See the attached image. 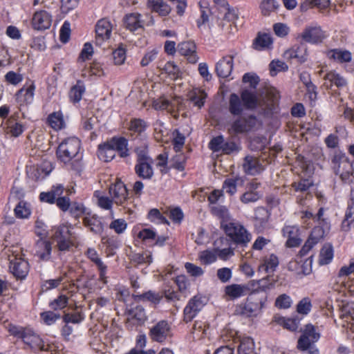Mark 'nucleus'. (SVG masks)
Here are the masks:
<instances>
[{
	"mask_svg": "<svg viewBox=\"0 0 354 354\" xmlns=\"http://www.w3.org/2000/svg\"><path fill=\"white\" fill-rule=\"evenodd\" d=\"M258 98L254 91L243 89L240 96L233 93L229 97L228 111L232 115H241L243 111L253 110L257 108Z\"/></svg>",
	"mask_w": 354,
	"mask_h": 354,
	"instance_id": "obj_1",
	"label": "nucleus"
},
{
	"mask_svg": "<svg viewBox=\"0 0 354 354\" xmlns=\"http://www.w3.org/2000/svg\"><path fill=\"white\" fill-rule=\"evenodd\" d=\"M3 254L9 261V269L12 274L19 279H24L29 272L28 262L23 257L22 249L19 245L6 248Z\"/></svg>",
	"mask_w": 354,
	"mask_h": 354,
	"instance_id": "obj_2",
	"label": "nucleus"
},
{
	"mask_svg": "<svg viewBox=\"0 0 354 354\" xmlns=\"http://www.w3.org/2000/svg\"><path fill=\"white\" fill-rule=\"evenodd\" d=\"M4 327L10 335L15 337L22 339L24 342L29 345L32 349L38 351H46L45 344L41 337L35 334L30 328L17 326L11 324H5Z\"/></svg>",
	"mask_w": 354,
	"mask_h": 354,
	"instance_id": "obj_3",
	"label": "nucleus"
},
{
	"mask_svg": "<svg viewBox=\"0 0 354 354\" xmlns=\"http://www.w3.org/2000/svg\"><path fill=\"white\" fill-rule=\"evenodd\" d=\"M221 226L227 236L236 245L246 246L252 240L250 232L239 222L223 221Z\"/></svg>",
	"mask_w": 354,
	"mask_h": 354,
	"instance_id": "obj_4",
	"label": "nucleus"
},
{
	"mask_svg": "<svg viewBox=\"0 0 354 354\" xmlns=\"http://www.w3.org/2000/svg\"><path fill=\"white\" fill-rule=\"evenodd\" d=\"M266 301L265 295H259L255 292L250 295L244 304H240L236 310L238 315L245 317H257L261 314Z\"/></svg>",
	"mask_w": 354,
	"mask_h": 354,
	"instance_id": "obj_5",
	"label": "nucleus"
},
{
	"mask_svg": "<svg viewBox=\"0 0 354 354\" xmlns=\"http://www.w3.org/2000/svg\"><path fill=\"white\" fill-rule=\"evenodd\" d=\"M97 149L100 153L114 151L118 152V155H129V140L124 136H114L100 143Z\"/></svg>",
	"mask_w": 354,
	"mask_h": 354,
	"instance_id": "obj_6",
	"label": "nucleus"
},
{
	"mask_svg": "<svg viewBox=\"0 0 354 354\" xmlns=\"http://www.w3.org/2000/svg\"><path fill=\"white\" fill-rule=\"evenodd\" d=\"M72 225L68 223L62 224L55 227L53 230V240L56 242L59 250L66 251L73 245V234L71 232Z\"/></svg>",
	"mask_w": 354,
	"mask_h": 354,
	"instance_id": "obj_7",
	"label": "nucleus"
},
{
	"mask_svg": "<svg viewBox=\"0 0 354 354\" xmlns=\"http://www.w3.org/2000/svg\"><path fill=\"white\" fill-rule=\"evenodd\" d=\"M237 118L230 124L229 131L234 134H243L252 131L258 123L257 118L252 114L236 115Z\"/></svg>",
	"mask_w": 354,
	"mask_h": 354,
	"instance_id": "obj_8",
	"label": "nucleus"
},
{
	"mask_svg": "<svg viewBox=\"0 0 354 354\" xmlns=\"http://www.w3.org/2000/svg\"><path fill=\"white\" fill-rule=\"evenodd\" d=\"M35 90V81L28 79L25 84L15 93L14 99L19 108L28 106L33 103Z\"/></svg>",
	"mask_w": 354,
	"mask_h": 354,
	"instance_id": "obj_9",
	"label": "nucleus"
},
{
	"mask_svg": "<svg viewBox=\"0 0 354 354\" xmlns=\"http://www.w3.org/2000/svg\"><path fill=\"white\" fill-rule=\"evenodd\" d=\"M326 37L325 32L321 26H307L296 38L297 39H301L302 41L317 45L322 44Z\"/></svg>",
	"mask_w": 354,
	"mask_h": 354,
	"instance_id": "obj_10",
	"label": "nucleus"
},
{
	"mask_svg": "<svg viewBox=\"0 0 354 354\" xmlns=\"http://www.w3.org/2000/svg\"><path fill=\"white\" fill-rule=\"evenodd\" d=\"M113 26L107 18H102L97 21L95 24V43L97 46H101L106 41L110 39L112 33Z\"/></svg>",
	"mask_w": 354,
	"mask_h": 354,
	"instance_id": "obj_11",
	"label": "nucleus"
},
{
	"mask_svg": "<svg viewBox=\"0 0 354 354\" xmlns=\"http://www.w3.org/2000/svg\"><path fill=\"white\" fill-rule=\"evenodd\" d=\"M207 304V299L202 295H196L192 298L184 309V320L191 322Z\"/></svg>",
	"mask_w": 354,
	"mask_h": 354,
	"instance_id": "obj_12",
	"label": "nucleus"
},
{
	"mask_svg": "<svg viewBox=\"0 0 354 354\" xmlns=\"http://www.w3.org/2000/svg\"><path fill=\"white\" fill-rule=\"evenodd\" d=\"M147 319L145 309L138 306L129 310L126 326L130 330H136L138 327L142 326Z\"/></svg>",
	"mask_w": 354,
	"mask_h": 354,
	"instance_id": "obj_13",
	"label": "nucleus"
},
{
	"mask_svg": "<svg viewBox=\"0 0 354 354\" xmlns=\"http://www.w3.org/2000/svg\"><path fill=\"white\" fill-rule=\"evenodd\" d=\"M109 194L117 205H125L129 199V192L126 185L120 180L109 187Z\"/></svg>",
	"mask_w": 354,
	"mask_h": 354,
	"instance_id": "obj_14",
	"label": "nucleus"
},
{
	"mask_svg": "<svg viewBox=\"0 0 354 354\" xmlns=\"http://www.w3.org/2000/svg\"><path fill=\"white\" fill-rule=\"evenodd\" d=\"M267 162L265 159L261 158V156H245L243 168L245 174L254 176L260 174Z\"/></svg>",
	"mask_w": 354,
	"mask_h": 354,
	"instance_id": "obj_15",
	"label": "nucleus"
},
{
	"mask_svg": "<svg viewBox=\"0 0 354 354\" xmlns=\"http://www.w3.org/2000/svg\"><path fill=\"white\" fill-rule=\"evenodd\" d=\"M52 23L51 15L44 10L36 11L31 19L32 28L38 31H42L48 29Z\"/></svg>",
	"mask_w": 354,
	"mask_h": 354,
	"instance_id": "obj_16",
	"label": "nucleus"
},
{
	"mask_svg": "<svg viewBox=\"0 0 354 354\" xmlns=\"http://www.w3.org/2000/svg\"><path fill=\"white\" fill-rule=\"evenodd\" d=\"M80 147V140L76 137H70L59 145L56 155H78Z\"/></svg>",
	"mask_w": 354,
	"mask_h": 354,
	"instance_id": "obj_17",
	"label": "nucleus"
},
{
	"mask_svg": "<svg viewBox=\"0 0 354 354\" xmlns=\"http://www.w3.org/2000/svg\"><path fill=\"white\" fill-rule=\"evenodd\" d=\"M308 50L305 45H294L284 52L283 57L287 60L303 64L308 59Z\"/></svg>",
	"mask_w": 354,
	"mask_h": 354,
	"instance_id": "obj_18",
	"label": "nucleus"
},
{
	"mask_svg": "<svg viewBox=\"0 0 354 354\" xmlns=\"http://www.w3.org/2000/svg\"><path fill=\"white\" fill-rule=\"evenodd\" d=\"M177 51L190 64H196L199 59L196 52V45L194 41L180 42L177 46Z\"/></svg>",
	"mask_w": 354,
	"mask_h": 354,
	"instance_id": "obj_19",
	"label": "nucleus"
},
{
	"mask_svg": "<svg viewBox=\"0 0 354 354\" xmlns=\"http://www.w3.org/2000/svg\"><path fill=\"white\" fill-rule=\"evenodd\" d=\"M152 340L158 342H165L170 336V326L167 322L160 321L153 326L149 332Z\"/></svg>",
	"mask_w": 354,
	"mask_h": 354,
	"instance_id": "obj_20",
	"label": "nucleus"
},
{
	"mask_svg": "<svg viewBox=\"0 0 354 354\" xmlns=\"http://www.w3.org/2000/svg\"><path fill=\"white\" fill-rule=\"evenodd\" d=\"M259 187L260 183L256 180L251 181L247 186V191L241 196L240 201L244 204L259 201L263 196V193L258 190Z\"/></svg>",
	"mask_w": 354,
	"mask_h": 354,
	"instance_id": "obj_21",
	"label": "nucleus"
},
{
	"mask_svg": "<svg viewBox=\"0 0 354 354\" xmlns=\"http://www.w3.org/2000/svg\"><path fill=\"white\" fill-rule=\"evenodd\" d=\"M282 234L286 239V245L288 248L297 247L301 243L297 225H285L282 229Z\"/></svg>",
	"mask_w": 354,
	"mask_h": 354,
	"instance_id": "obj_22",
	"label": "nucleus"
},
{
	"mask_svg": "<svg viewBox=\"0 0 354 354\" xmlns=\"http://www.w3.org/2000/svg\"><path fill=\"white\" fill-rule=\"evenodd\" d=\"M313 257L305 260H294L288 263V269L295 271L299 275H308L312 272Z\"/></svg>",
	"mask_w": 354,
	"mask_h": 354,
	"instance_id": "obj_23",
	"label": "nucleus"
},
{
	"mask_svg": "<svg viewBox=\"0 0 354 354\" xmlns=\"http://www.w3.org/2000/svg\"><path fill=\"white\" fill-rule=\"evenodd\" d=\"M138 176L143 179H150L153 171L150 162L149 156H141L135 167Z\"/></svg>",
	"mask_w": 354,
	"mask_h": 354,
	"instance_id": "obj_24",
	"label": "nucleus"
},
{
	"mask_svg": "<svg viewBox=\"0 0 354 354\" xmlns=\"http://www.w3.org/2000/svg\"><path fill=\"white\" fill-rule=\"evenodd\" d=\"M234 57L225 56L216 64V73L219 77L226 78L229 77L233 69Z\"/></svg>",
	"mask_w": 354,
	"mask_h": 354,
	"instance_id": "obj_25",
	"label": "nucleus"
},
{
	"mask_svg": "<svg viewBox=\"0 0 354 354\" xmlns=\"http://www.w3.org/2000/svg\"><path fill=\"white\" fill-rule=\"evenodd\" d=\"M52 245L48 241L40 239L35 245V255L41 261H47L51 257Z\"/></svg>",
	"mask_w": 354,
	"mask_h": 354,
	"instance_id": "obj_26",
	"label": "nucleus"
},
{
	"mask_svg": "<svg viewBox=\"0 0 354 354\" xmlns=\"http://www.w3.org/2000/svg\"><path fill=\"white\" fill-rule=\"evenodd\" d=\"M324 80V85L328 89H331L333 86L341 88L346 85V80L345 78L335 71L328 72L325 75Z\"/></svg>",
	"mask_w": 354,
	"mask_h": 354,
	"instance_id": "obj_27",
	"label": "nucleus"
},
{
	"mask_svg": "<svg viewBox=\"0 0 354 354\" xmlns=\"http://www.w3.org/2000/svg\"><path fill=\"white\" fill-rule=\"evenodd\" d=\"M326 55L330 60L339 64L349 62L352 59V54L350 51L340 48L328 50Z\"/></svg>",
	"mask_w": 354,
	"mask_h": 354,
	"instance_id": "obj_28",
	"label": "nucleus"
},
{
	"mask_svg": "<svg viewBox=\"0 0 354 354\" xmlns=\"http://www.w3.org/2000/svg\"><path fill=\"white\" fill-rule=\"evenodd\" d=\"M147 6L151 12L160 17H167L171 11V6L163 0H147Z\"/></svg>",
	"mask_w": 354,
	"mask_h": 354,
	"instance_id": "obj_29",
	"label": "nucleus"
},
{
	"mask_svg": "<svg viewBox=\"0 0 354 354\" xmlns=\"http://www.w3.org/2000/svg\"><path fill=\"white\" fill-rule=\"evenodd\" d=\"M5 125L6 133L14 138H17L21 136L26 129L24 124L21 122H17L14 116L8 118Z\"/></svg>",
	"mask_w": 354,
	"mask_h": 354,
	"instance_id": "obj_30",
	"label": "nucleus"
},
{
	"mask_svg": "<svg viewBox=\"0 0 354 354\" xmlns=\"http://www.w3.org/2000/svg\"><path fill=\"white\" fill-rule=\"evenodd\" d=\"M323 230L319 227H315L304 245L302 247L300 253L304 255L308 252L323 238Z\"/></svg>",
	"mask_w": 354,
	"mask_h": 354,
	"instance_id": "obj_31",
	"label": "nucleus"
},
{
	"mask_svg": "<svg viewBox=\"0 0 354 354\" xmlns=\"http://www.w3.org/2000/svg\"><path fill=\"white\" fill-rule=\"evenodd\" d=\"M46 124L53 130L58 131L66 128V122L62 111L50 113L46 118Z\"/></svg>",
	"mask_w": 354,
	"mask_h": 354,
	"instance_id": "obj_32",
	"label": "nucleus"
},
{
	"mask_svg": "<svg viewBox=\"0 0 354 354\" xmlns=\"http://www.w3.org/2000/svg\"><path fill=\"white\" fill-rule=\"evenodd\" d=\"M273 40L270 35L267 33H258L254 39L252 46L255 50H264L272 48Z\"/></svg>",
	"mask_w": 354,
	"mask_h": 354,
	"instance_id": "obj_33",
	"label": "nucleus"
},
{
	"mask_svg": "<svg viewBox=\"0 0 354 354\" xmlns=\"http://www.w3.org/2000/svg\"><path fill=\"white\" fill-rule=\"evenodd\" d=\"M85 91L86 86L84 82L81 80H77L76 84L70 88L68 92L70 101L73 104L79 103Z\"/></svg>",
	"mask_w": 354,
	"mask_h": 354,
	"instance_id": "obj_34",
	"label": "nucleus"
},
{
	"mask_svg": "<svg viewBox=\"0 0 354 354\" xmlns=\"http://www.w3.org/2000/svg\"><path fill=\"white\" fill-rule=\"evenodd\" d=\"M148 127L147 122L141 118H133L130 120L128 124V130L131 132V136L134 135L141 136Z\"/></svg>",
	"mask_w": 354,
	"mask_h": 354,
	"instance_id": "obj_35",
	"label": "nucleus"
},
{
	"mask_svg": "<svg viewBox=\"0 0 354 354\" xmlns=\"http://www.w3.org/2000/svg\"><path fill=\"white\" fill-rule=\"evenodd\" d=\"M188 97L195 106L201 109L204 106L207 95L203 89L194 88L189 92Z\"/></svg>",
	"mask_w": 354,
	"mask_h": 354,
	"instance_id": "obj_36",
	"label": "nucleus"
},
{
	"mask_svg": "<svg viewBox=\"0 0 354 354\" xmlns=\"http://www.w3.org/2000/svg\"><path fill=\"white\" fill-rule=\"evenodd\" d=\"M141 15L137 12L129 13L124 18V24L127 29L131 31H136L143 27V22L140 19Z\"/></svg>",
	"mask_w": 354,
	"mask_h": 354,
	"instance_id": "obj_37",
	"label": "nucleus"
},
{
	"mask_svg": "<svg viewBox=\"0 0 354 354\" xmlns=\"http://www.w3.org/2000/svg\"><path fill=\"white\" fill-rule=\"evenodd\" d=\"M87 256L88 257L94 262L99 270H100V279L104 283H106V266L104 264L102 261L98 257V254L95 249L88 248L87 250Z\"/></svg>",
	"mask_w": 354,
	"mask_h": 354,
	"instance_id": "obj_38",
	"label": "nucleus"
},
{
	"mask_svg": "<svg viewBox=\"0 0 354 354\" xmlns=\"http://www.w3.org/2000/svg\"><path fill=\"white\" fill-rule=\"evenodd\" d=\"M84 225L89 227L91 231L95 234L101 233L103 231V225L100 218L95 214H92L91 212L86 213L84 218Z\"/></svg>",
	"mask_w": 354,
	"mask_h": 354,
	"instance_id": "obj_39",
	"label": "nucleus"
},
{
	"mask_svg": "<svg viewBox=\"0 0 354 354\" xmlns=\"http://www.w3.org/2000/svg\"><path fill=\"white\" fill-rule=\"evenodd\" d=\"M248 288L243 284H232L225 288V295L231 299L241 297L247 294Z\"/></svg>",
	"mask_w": 354,
	"mask_h": 354,
	"instance_id": "obj_40",
	"label": "nucleus"
},
{
	"mask_svg": "<svg viewBox=\"0 0 354 354\" xmlns=\"http://www.w3.org/2000/svg\"><path fill=\"white\" fill-rule=\"evenodd\" d=\"M198 6L200 8V17L197 19L196 24L198 28H201L203 25L209 21L212 11L208 2L206 1H201L198 3Z\"/></svg>",
	"mask_w": 354,
	"mask_h": 354,
	"instance_id": "obj_41",
	"label": "nucleus"
},
{
	"mask_svg": "<svg viewBox=\"0 0 354 354\" xmlns=\"http://www.w3.org/2000/svg\"><path fill=\"white\" fill-rule=\"evenodd\" d=\"M279 265V260L274 254H270L266 257L261 265L259 266V270L264 271L265 272H273Z\"/></svg>",
	"mask_w": 354,
	"mask_h": 354,
	"instance_id": "obj_42",
	"label": "nucleus"
},
{
	"mask_svg": "<svg viewBox=\"0 0 354 354\" xmlns=\"http://www.w3.org/2000/svg\"><path fill=\"white\" fill-rule=\"evenodd\" d=\"M334 257L333 248L330 244H325L320 250L318 263L319 266L330 263Z\"/></svg>",
	"mask_w": 354,
	"mask_h": 354,
	"instance_id": "obj_43",
	"label": "nucleus"
},
{
	"mask_svg": "<svg viewBox=\"0 0 354 354\" xmlns=\"http://www.w3.org/2000/svg\"><path fill=\"white\" fill-rule=\"evenodd\" d=\"M54 169L53 163L48 160H44L40 164L37 165V171L35 174L37 179L44 178L50 174Z\"/></svg>",
	"mask_w": 354,
	"mask_h": 354,
	"instance_id": "obj_44",
	"label": "nucleus"
},
{
	"mask_svg": "<svg viewBox=\"0 0 354 354\" xmlns=\"http://www.w3.org/2000/svg\"><path fill=\"white\" fill-rule=\"evenodd\" d=\"M15 215L17 218L26 219L31 215L30 205L24 201H20L14 209Z\"/></svg>",
	"mask_w": 354,
	"mask_h": 354,
	"instance_id": "obj_45",
	"label": "nucleus"
},
{
	"mask_svg": "<svg viewBox=\"0 0 354 354\" xmlns=\"http://www.w3.org/2000/svg\"><path fill=\"white\" fill-rule=\"evenodd\" d=\"M81 75L84 78L91 76L102 77L104 75V73L100 63L93 62L88 69L82 70Z\"/></svg>",
	"mask_w": 354,
	"mask_h": 354,
	"instance_id": "obj_46",
	"label": "nucleus"
},
{
	"mask_svg": "<svg viewBox=\"0 0 354 354\" xmlns=\"http://www.w3.org/2000/svg\"><path fill=\"white\" fill-rule=\"evenodd\" d=\"M255 354L254 344L252 338L244 337L240 340L238 354Z\"/></svg>",
	"mask_w": 354,
	"mask_h": 354,
	"instance_id": "obj_47",
	"label": "nucleus"
},
{
	"mask_svg": "<svg viewBox=\"0 0 354 354\" xmlns=\"http://www.w3.org/2000/svg\"><path fill=\"white\" fill-rule=\"evenodd\" d=\"M243 184V180L240 177L227 178L223 183V189L225 190L227 194L233 195L237 191V185Z\"/></svg>",
	"mask_w": 354,
	"mask_h": 354,
	"instance_id": "obj_48",
	"label": "nucleus"
},
{
	"mask_svg": "<svg viewBox=\"0 0 354 354\" xmlns=\"http://www.w3.org/2000/svg\"><path fill=\"white\" fill-rule=\"evenodd\" d=\"M340 318L344 322L343 326L354 332V313L349 310L348 306H344L342 309Z\"/></svg>",
	"mask_w": 354,
	"mask_h": 354,
	"instance_id": "obj_49",
	"label": "nucleus"
},
{
	"mask_svg": "<svg viewBox=\"0 0 354 354\" xmlns=\"http://www.w3.org/2000/svg\"><path fill=\"white\" fill-rule=\"evenodd\" d=\"M94 196L97 198V203L100 208L105 210L112 209L114 203L112 198L110 199L108 196H104L100 191H95Z\"/></svg>",
	"mask_w": 354,
	"mask_h": 354,
	"instance_id": "obj_50",
	"label": "nucleus"
},
{
	"mask_svg": "<svg viewBox=\"0 0 354 354\" xmlns=\"http://www.w3.org/2000/svg\"><path fill=\"white\" fill-rule=\"evenodd\" d=\"M136 300L149 301L153 304H158L162 299V296L157 292L153 291H147L142 295L134 296Z\"/></svg>",
	"mask_w": 354,
	"mask_h": 354,
	"instance_id": "obj_51",
	"label": "nucleus"
},
{
	"mask_svg": "<svg viewBox=\"0 0 354 354\" xmlns=\"http://www.w3.org/2000/svg\"><path fill=\"white\" fill-rule=\"evenodd\" d=\"M164 73L171 79L176 80L179 76L180 69L174 62H167L162 68V73Z\"/></svg>",
	"mask_w": 354,
	"mask_h": 354,
	"instance_id": "obj_52",
	"label": "nucleus"
},
{
	"mask_svg": "<svg viewBox=\"0 0 354 354\" xmlns=\"http://www.w3.org/2000/svg\"><path fill=\"white\" fill-rule=\"evenodd\" d=\"M274 321L279 325L283 326L285 328L291 331H295L297 329V324L294 319L281 316H274Z\"/></svg>",
	"mask_w": 354,
	"mask_h": 354,
	"instance_id": "obj_53",
	"label": "nucleus"
},
{
	"mask_svg": "<svg viewBox=\"0 0 354 354\" xmlns=\"http://www.w3.org/2000/svg\"><path fill=\"white\" fill-rule=\"evenodd\" d=\"M269 69L270 75L276 76L279 72L288 71V66L284 62L277 59L270 63Z\"/></svg>",
	"mask_w": 354,
	"mask_h": 354,
	"instance_id": "obj_54",
	"label": "nucleus"
},
{
	"mask_svg": "<svg viewBox=\"0 0 354 354\" xmlns=\"http://www.w3.org/2000/svg\"><path fill=\"white\" fill-rule=\"evenodd\" d=\"M199 259L202 263L205 265H209L215 262L217 259L215 249L212 250H207L201 252L199 254Z\"/></svg>",
	"mask_w": 354,
	"mask_h": 354,
	"instance_id": "obj_55",
	"label": "nucleus"
},
{
	"mask_svg": "<svg viewBox=\"0 0 354 354\" xmlns=\"http://www.w3.org/2000/svg\"><path fill=\"white\" fill-rule=\"evenodd\" d=\"M24 80V76L19 73L13 71H10L6 73L4 76L5 82L13 86H17L20 84Z\"/></svg>",
	"mask_w": 354,
	"mask_h": 354,
	"instance_id": "obj_56",
	"label": "nucleus"
},
{
	"mask_svg": "<svg viewBox=\"0 0 354 354\" xmlns=\"http://www.w3.org/2000/svg\"><path fill=\"white\" fill-rule=\"evenodd\" d=\"M277 8V3L275 0H263L260 4L261 13L264 16H268Z\"/></svg>",
	"mask_w": 354,
	"mask_h": 354,
	"instance_id": "obj_57",
	"label": "nucleus"
},
{
	"mask_svg": "<svg viewBox=\"0 0 354 354\" xmlns=\"http://www.w3.org/2000/svg\"><path fill=\"white\" fill-rule=\"evenodd\" d=\"M69 212L75 218H80L82 215H86L89 211L84 207L82 203L74 202L71 205Z\"/></svg>",
	"mask_w": 354,
	"mask_h": 354,
	"instance_id": "obj_58",
	"label": "nucleus"
},
{
	"mask_svg": "<svg viewBox=\"0 0 354 354\" xmlns=\"http://www.w3.org/2000/svg\"><path fill=\"white\" fill-rule=\"evenodd\" d=\"M152 107L156 110H170L171 109V102L164 97L155 99L152 102Z\"/></svg>",
	"mask_w": 354,
	"mask_h": 354,
	"instance_id": "obj_59",
	"label": "nucleus"
},
{
	"mask_svg": "<svg viewBox=\"0 0 354 354\" xmlns=\"http://www.w3.org/2000/svg\"><path fill=\"white\" fill-rule=\"evenodd\" d=\"M93 53V48L91 44L89 42L85 43L78 57V62H84L85 61L90 59Z\"/></svg>",
	"mask_w": 354,
	"mask_h": 354,
	"instance_id": "obj_60",
	"label": "nucleus"
},
{
	"mask_svg": "<svg viewBox=\"0 0 354 354\" xmlns=\"http://www.w3.org/2000/svg\"><path fill=\"white\" fill-rule=\"evenodd\" d=\"M312 308L311 301L308 297L303 298L297 306V311L299 314L307 315Z\"/></svg>",
	"mask_w": 354,
	"mask_h": 354,
	"instance_id": "obj_61",
	"label": "nucleus"
},
{
	"mask_svg": "<svg viewBox=\"0 0 354 354\" xmlns=\"http://www.w3.org/2000/svg\"><path fill=\"white\" fill-rule=\"evenodd\" d=\"M302 335L309 337L313 342H317L320 338V333L316 330L315 326L311 324L305 326Z\"/></svg>",
	"mask_w": 354,
	"mask_h": 354,
	"instance_id": "obj_62",
	"label": "nucleus"
},
{
	"mask_svg": "<svg viewBox=\"0 0 354 354\" xmlns=\"http://www.w3.org/2000/svg\"><path fill=\"white\" fill-rule=\"evenodd\" d=\"M84 315L81 313H66L63 317V320L66 324H80L84 319Z\"/></svg>",
	"mask_w": 354,
	"mask_h": 354,
	"instance_id": "obj_63",
	"label": "nucleus"
},
{
	"mask_svg": "<svg viewBox=\"0 0 354 354\" xmlns=\"http://www.w3.org/2000/svg\"><path fill=\"white\" fill-rule=\"evenodd\" d=\"M148 218L151 222L169 224L167 218L161 214L158 209H151L148 214Z\"/></svg>",
	"mask_w": 354,
	"mask_h": 354,
	"instance_id": "obj_64",
	"label": "nucleus"
}]
</instances>
